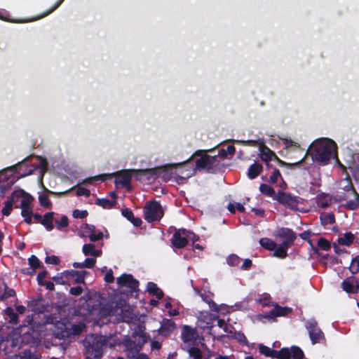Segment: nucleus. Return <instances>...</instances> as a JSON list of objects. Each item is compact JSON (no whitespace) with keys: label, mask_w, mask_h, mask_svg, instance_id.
<instances>
[{"label":"nucleus","mask_w":359,"mask_h":359,"mask_svg":"<svg viewBox=\"0 0 359 359\" xmlns=\"http://www.w3.org/2000/svg\"><path fill=\"white\" fill-rule=\"evenodd\" d=\"M147 290L149 294L155 295L158 299H161L163 295V292L152 282L147 283Z\"/></svg>","instance_id":"nucleus-30"},{"label":"nucleus","mask_w":359,"mask_h":359,"mask_svg":"<svg viewBox=\"0 0 359 359\" xmlns=\"http://www.w3.org/2000/svg\"><path fill=\"white\" fill-rule=\"evenodd\" d=\"M213 318L212 315L208 312H201L198 317V321L200 322V326L205 328H210L212 327Z\"/></svg>","instance_id":"nucleus-22"},{"label":"nucleus","mask_w":359,"mask_h":359,"mask_svg":"<svg viewBox=\"0 0 359 359\" xmlns=\"http://www.w3.org/2000/svg\"><path fill=\"white\" fill-rule=\"evenodd\" d=\"M5 314L8 316L10 318L9 322L11 323H17L18 322V316L14 312L13 309L12 308H7L4 311Z\"/></svg>","instance_id":"nucleus-43"},{"label":"nucleus","mask_w":359,"mask_h":359,"mask_svg":"<svg viewBox=\"0 0 359 359\" xmlns=\"http://www.w3.org/2000/svg\"><path fill=\"white\" fill-rule=\"evenodd\" d=\"M147 341V336L144 332L140 330L133 332L131 337L125 336L123 341H120L118 344H123L126 350L128 352L129 355H135L134 353H138L144 344Z\"/></svg>","instance_id":"nucleus-3"},{"label":"nucleus","mask_w":359,"mask_h":359,"mask_svg":"<svg viewBox=\"0 0 359 359\" xmlns=\"http://www.w3.org/2000/svg\"><path fill=\"white\" fill-rule=\"evenodd\" d=\"M320 218L323 225L332 224L335 222V218L332 213H322Z\"/></svg>","instance_id":"nucleus-40"},{"label":"nucleus","mask_w":359,"mask_h":359,"mask_svg":"<svg viewBox=\"0 0 359 359\" xmlns=\"http://www.w3.org/2000/svg\"><path fill=\"white\" fill-rule=\"evenodd\" d=\"M82 252L86 256H92L93 257H100L102 254V250L96 249L95 245L88 243L83 246Z\"/></svg>","instance_id":"nucleus-24"},{"label":"nucleus","mask_w":359,"mask_h":359,"mask_svg":"<svg viewBox=\"0 0 359 359\" xmlns=\"http://www.w3.org/2000/svg\"><path fill=\"white\" fill-rule=\"evenodd\" d=\"M354 241V235L351 233H346L338 239L339 245L349 246Z\"/></svg>","instance_id":"nucleus-34"},{"label":"nucleus","mask_w":359,"mask_h":359,"mask_svg":"<svg viewBox=\"0 0 359 359\" xmlns=\"http://www.w3.org/2000/svg\"><path fill=\"white\" fill-rule=\"evenodd\" d=\"M81 236L89 238L92 242L101 240L103 238V232L93 225L86 224L81 227Z\"/></svg>","instance_id":"nucleus-8"},{"label":"nucleus","mask_w":359,"mask_h":359,"mask_svg":"<svg viewBox=\"0 0 359 359\" xmlns=\"http://www.w3.org/2000/svg\"><path fill=\"white\" fill-rule=\"evenodd\" d=\"M252 266V261L250 259H245L243 261V264L241 265V268L243 270H248Z\"/></svg>","instance_id":"nucleus-63"},{"label":"nucleus","mask_w":359,"mask_h":359,"mask_svg":"<svg viewBox=\"0 0 359 359\" xmlns=\"http://www.w3.org/2000/svg\"><path fill=\"white\" fill-rule=\"evenodd\" d=\"M82 287L80 286L73 287L70 288L69 292L72 295L78 296L82 293Z\"/></svg>","instance_id":"nucleus-60"},{"label":"nucleus","mask_w":359,"mask_h":359,"mask_svg":"<svg viewBox=\"0 0 359 359\" xmlns=\"http://www.w3.org/2000/svg\"><path fill=\"white\" fill-rule=\"evenodd\" d=\"M280 178L281 179V175H280V171L277 169H275L274 171L273 172L272 175L269 177V182L271 183H275Z\"/></svg>","instance_id":"nucleus-55"},{"label":"nucleus","mask_w":359,"mask_h":359,"mask_svg":"<svg viewBox=\"0 0 359 359\" xmlns=\"http://www.w3.org/2000/svg\"><path fill=\"white\" fill-rule=\"evenodd\" d=\"M57 326L61 329L60 332H55V335L58 338L69 337L71 335H77L81 333L85 329V325L79 323L76 325H66L63 323H57Z\"/></svg>","instance_id":"nucleus-6"},{"label":"nucleus","mask_w":359,"mask_h":359,"mask_svg":"<svg viewBox=\"0 0 359 359\" xmlns=\"http://www.w3.org/2000/svg\"><path fill=\"white\" fill-rule=\"evenodd\" d=\"M182 339L184 342L183 345H187L188 343H194L198 338V334L196 329L191 328L188 325H184L182 329Z\"/></svg>","instance_id":"nucleus-15"},{"label":"nucleus","mask_w":359,"mask_h":359,"mask_svg":"<svg viewBox=\"0 0 359 359\" xmlns=\"http://www.w3.org/2000/svg\"><path fill=\"white\" fill-rule=\"evenodd\" d=\"M144 219L148 222L159 221L163 216L161 205L156 201H149L144 208Z\"/></svg>","instance_id":"nucleus-4"},{"label":"nucleus","mask_w":359,"mask_h":359,"mask_svg":"<svg viewBox=\"0 0 359 359\" xmlns=\"http://www.w3.org/2000/svg\"><path fill=\"white\" fill-rule=\"evenodd\" d=\"M196 291L197 293L199 294V295L201 296L203 301H204L209 305L210 309H212L213 310L217 309L216 304L214 303V302L212 299V293L208 292V294H205V293H202L201 292H200L197 290Z\"/></svg>","instance_id":"nucleus-31"},{"label":"nucleus","mask_w":359,"mask_h":359,"mask_svg":"<svg viewBox=\"0 0 359 359\" xmlns=\"http://www.w3.org/2000/svg\"><path fill=\"white\" fill-rule=\"evenodd\" d=\"M277 236L283 239V243L291 245L296 238L295 233L290 229L282 228L278 230Z\"/></svg>","instance_id":"nucleus-19"},{"label":"nucleus","mask_w":359,"mask_h":359,"mask_svg":"<svg viewBox=\"0 0 359 359\" xmlns=\"http://www.w3.org/2000/svg\"><path fill=\"white\" fill-rule=\"evenodd\" d=\"M259 156L261 159L265 162L271 161L273 158H277L274 152L266 147H261L259 148Z\"/></svg>","instance_id":"nucleus-26"},{"label":"nucleus","mask_w":359,"mask_h":359,"mask_svg":"<svg viewBox=\"0 0 359 359\" xmlns=\"http://www.w3.org/2000/svg\"><path fill=\"white\" fill-rule=\"evenodd\" d=\"M40 205L44 208H50L51 206V202L46 195H41L39 197Z\"/></svg>","instance_id":"nucleus-50"},{"label":"nucleus","mask_w":359,"mask_h":359,"mask_svg":"<svg viewBox=\"0 0 359 359\" xmlns=\"http://www.w3.org/2000/svg\"><path fill=\"white\" fill-rule=\"evenodd\" d=\"M157 175L158 170L156 169L134 170L135 179L145 184L151 183Z\"/></svg>","instance_id":"nucleus-9"},{"label":"nucleus","mask_w":359,"mask_h":359,"mask_svg":"<svg viewBox=\"0 0 359 359\" xmlns=\"http://www.w3.org/2000/svg\"><path fill=\"white\" fill-rule=\"evenodd\" d=\"M236 209H237L238 210H239L240 212H244V210H245V208H244L243 205L240 203H230L228 205V210L231 212H232V213L235 212Z\"/></svg>","instance_id":"nucleus-45"},{"label":"nucleus","mask_w":359,"mask_h":359,"mask_svg":"<svg viewBox=\"0 0 359 359\" xmlns=\"http://www.w3.org/2000/svg\"><path fill=\"white\" fill-rule=\"evenodd\" d=\"M291 354L293 359H302L304 357L302 350L297 346H292L291 348Z\"/></svg>","instance_id":"nucleus-44"},{"label":"nucleus","mask_w":359,"mask_h":359,"mask_svg":"<svg viewBox=\"0 0 359 359\" xmlns=\"http://www.w3.org/2000/svg\"><path fill=\"white\" fill-rule=\"evenodd\" d=\"M226 262L229 266H236L240 264L241 259L236 255H231L227 257Z\"/></svg>","instance_id":"nucleus-47"},{"label":"nucleus","mask_w":359,"mask_h":359,"mask_svg":"<svg viewBox=\"0 0 359 359\" xmlns=\"http://www.w3.org/2000/svg\"><path fill=\"white\" fill-rule=\"evenodd\" d=\"M306 327L313 344L320 343L324 339L323 333L317 326V323L314 320L308 321Z\"/></svg>","instance_id":"nucleus-10"},{"label":"nucleus","mask_w":359,"mask_h":359,"mask_svg":"<svg viewBox=\"0 0 359 359\" xmlns=\"http://www.w3.org/2000/svg\"><path fill=\"white\" fill-rule=\"evenodd\" d=\"M19 357L20 358V359H36L32 355L31 352L29 351H25L22 353V355H20Z\"/></svg>","instance_id":"nucleus-62"},{"label":"nucleus","mask_w":359,"mask_h":359,"mask_svg":"<svg viewBox=\"0 0 359 359\" xmlns=\"http://www.w3.org/2000/svg\"><path fill=\"white\" fill-rule=\"evenodd\" d=\"M188 242L187 231L185 229H180L176 231L172 239V243L174 247L181 248L184 247Z\"/></svg>","instance_id":"nucleus-14"},{"label":"nucleus","mask_w":359,"mask_h":359,"mask_svg":"<svg viewBox=\"0 0 359 359\" xmlns=\"http://www.w3.org/2000/svg\"><path fill=\"white\" fill-rule=\"evenodd\" d=\"M290 312L291 309L288 307L276 306L273 309L266 313L264 317L269 319L275 320L277 317L285 316Z\"/></svg>","instance_id":"nucleus-20"},{"label":"nucleus","mask_w":359,"mask_h":359,"mask_svg":"<svg viewBox=\"0 0 359 359\" xmlns=\"http://www.w3.org/2000/svg\"><path fill=\"white\" fill-rule=\"evenodd\" d=\"M11 175V170L0 172V196H2L4 192L14 183L15 177Z\"/></svg>","instance_id":"nucleus-12"},{"label":"nucleus","mask_w":359,"mask_h":359,"mask_svg":"<svg viewBox=\"0 0 359 359\" xmlns=\"http://www.w3.org/2000/svg\"><path fill=\"white\" fill-rule=\"evenodd\" d=\"M45 262L46 264H57L60 262V259L58 257L52 255L46 257Z\"/></svg>","instance_id":"nucleus-58"},{"label":"nucleus","mask_w":359,"mask_h":359,"mask_svg":"<svg viewBox=\"0 0 359 359\" xmlns=\"http://www.w3.org/2000/svg\"><path fill=\"white\" fill-rule=\"evenodd\" d=\"M316 202L318 207L324 208L329 206L331 198L325 194H321L317 196Z\"/></svg>","instance_id":"nucleus-33"},{"label":"nucleus","mask_w":359,"mask_h":359,"mask_svg":"<svg viewBox=\"0 0 359 359\" xmlns=\"http://www.w3.org/2000/svg\"><path fill=\"white\" fill-rule=\"evenodd\" d=\"M291 356V350L288 348H283L277 353V357L280 359H290Z\"/></svg>","instance_id":"nucleus-48"},{"label":"nucleus","mask_w":359,"mask_h":359,"mask_svg":"<svg viewBox=\"0 0 359 359\" xmlns=\"http://www.w3.org/2000/svg\"><path fill=\"white\" fill-rule=\"evenodd\" d=\"M341 287L347 293H358L359 292V280L355 278H350L344 280Z\"/></svg>","instance_id":"nucleus-18"},{"label":"nucleus","mask_w":359,"mask_h":359,"mask_svg":"<svg viewBox=\"0 0 359 359\" xmlns=\"http://www.w3.org/2000/svg\"><path fill=\"white\" fill-rule=\"evenodd\" d=\"M280 140L285 145V148L290 151H295L299 154V160L292 163H286L280 161L282 165L294 166L299 165L308 154L311 156L313 162H316L320 165H327L331 158H335L337 161V145L334 141L327 138H320L314 141L307 152L304 154V150L301 149L299 144L293 142L291 139L287 137H281Z\"/></svg>","instance_id":"nucleus-1"},{"label":"nucleus","mask_w":359,"mask_h":359,"mask_svg":"<svg viewBox=\"0 0 359 359\" xmlns=\"http://www.w3.org/2000/svg\"><path fill=\"white\" fill-rule=\"evenodd\" d=\"M95 204L105 209H109L115 205V200L108 198H97Z\"/></svg>","instance_id":"nucleus-35"},{"label":"nucleus","mask_w":359,"mask_h":359,"mask_svg":"<svg viewBox=\"0 0 359 359\" xmlns=\"http://www.w3.org/2000/svg\"><path fill=\"white\" fill-rule=\"evenodd\" d=\"M56 227L59 230H62L63 228H65L69 224V220L66 215H60L57 216L54 219Z\"/></svg>","instance_id":"nucleus-36"},{"label":"nucleus","mask_w":359,"mask_h":359,"mask_svg":"<svg viewBox=\"0 0 359 359\" xmlns=\"http://www.w3.org/2000/svg\"><path fill=\"white\" fill-rule=\"evenodd\" d=\"M47 275V272L46 271L40 272L37 276V281L39 285H44V278Z\"/></svg>","instance_id":"nucleus-61"},{"label":"nucleus","mask_w":359,"mask_h":359,"mask_svg":"<svg viewBox=\"0 0 359 359\" xmlns=\"http://www.w3.org/2000/svg\"><path fill=\"white\" fill-rule=\"evenodd\" d=\"M112 175L116 177L115 183L117 186L128 187L134 176V170H124Z\"/></svg>","instance_id":"nucleus-11"},{"label":"nucleus","mask_w":359,"mask_h":359,"mask_svg":"<svg viewBox=\"0 0 359 359\" xmlns=\"http://www.w3.org/2000/svg\"><path fill=\"white\" fill-rule=\"evenodd\" d=\"M217 325L219 327L222 328L224 332L225 333H229L231 334L232 332L231 330H229L228 326L224 320L218 319L217 320Z\"/></svg>","instance_id":"nucleus-59"},{"label":"nucleus","mask_w":359,"mask_h":359,"mask_svg":"<svg viewBox=\"0 0 359 359\" xmlns=\"http://www.w3.org/2000/svg\"><path fill=\"white\" fill-rule=\"evenodd\" d=\"M318 246L324 250H327L330 248V244L326 239L321 238L318 241Z\"/></svg>","instance_id":"nucleus-53"},{"label":"nucleus","mask_w":359,"mask_h":359,"mask_svg":"<svg viewBox=\"0 0 359 359\" xmlns=\"http://www.w3.org/2000/svg\"><path fill=\"white\" fill-rule=\"evenodd\" d=\"M117 284L121 287H127L135 290L138 287V281L130 274L124 273L117 278Z\"/></svg>","instance_id":"nucleus-17"},{"label":"nucleus","mask_w":359,"mask_h":359,"mask_svg":"<svg viewBox=\"0 0 359 359\" xmlns=\"http://www.w3.org/2000/svg\"><path fill=\"white\" fill-rule=\"evenodd\" d=\"M64 1L65 0H57V2L50 9L46 11L45 13H42L41 15H40L39 16L33 18L30 20H22L21 22H27L37 20H39L41 18H43L46 16L48 15L49 14L53 13L54 11H55L62 4V2Z\"/></svg>","instance_id":"nucleus-28"},{"label":"nucleus","mask_w":359,"mask_h":359,"mask_svg":"<svg viewBox=\"0 0 359 359\" xmlns=\"http://www.w3.org/2000/svg\"><path fill=\"white\" fill-rule=\"evenodd\" d=\"M54 212H49L46 213L41 220V224L46 228V229L48 231H52L54 228L53 221H54Z\"/></svg>","instance_id":"nucleus-23"},{"label":"nucleus","mask_w":359,"mask_h":359,"mask_svg":"<svg viewBox=\"0 0 359 359\" xmlns=\"http://www.w3.org/2000/svg\"><path fill=\"white\" fill-rule=\"evenodd\" d=\"M86 271H65L62 275L65 276L67 278H72L75 283H84L85 276Z\"/></svg>","instance_id":"nucleus-21"},{"label":"nucleus","mask_w":359,"mask_h":359,"mask_svg":"<svg viewBox=\"0 0 359 359\" xmlns=\"http://www.w3.org/2000/svg\"><path fill=\"white\" fill-rule=\"evenodd\" d=\"M290 246V245L282 243L278 248L276 247L273 255L280 259L285 258L287 255V250Z\"/></svg>","instance_id":"nucleus-32"},{"label":"nucleus","mask_w":359,"mask_h":359,"mask_svg":"<svg viewBox=\"0 0 359 359\" xmlns=\"http://www.w3.org/2000/svg\"><path fill=\"white\" fill-rule=\"evenodd\" d=\"M29 163L31 167L29 171L26 173L22 174L21 176L25 177L31 175L33 173L34 170H39L40 173V180H41L43 174L47 170L46 161L40 156H33L21 163L20 168L27 166Z\"/></svg>","instance_id":"nucleus-5"},{"label":"nucleus","mask_w":359,"mask_h":359,"mask_svg":"<svg viewBox=\"0 0 359 359\" xmlns=\"http://www.w3.org/2000/svg\"><path fill=\"white\" fill-rule=\"evenodd\" d=\"M176 173L177 175H182V177L187 178L191 177L194 174V170H184V167L182 164L177 165L175 167Z\"/></svg>","instance_id":"nucleus-37"},{"label":"nucleus","mask_w":359,"mask_h":359,"mask_svg":"<svg viewBox=\"0 0 359 359\" xmlns=\"http://www.w3.org/2000/svg\"><path fill=\"white\" fill-rule=\"evenodd\" d=\"M259 352L264 355L265 356H271L272 355V353H273V351L266 346H264V345H259Z\"/></svg>","instance_id":"nucleus-54"},{"label":"nucleus","mask_w":359,"mask_h":359,"mask_svg":"<svg viewBox=\"0 0 359 359\" xmlns=\"http://www.w3.org/2000/svg\"><path fill=\"white\" fill-rule=\"evenodd\" d=\"M15 199L13 198V194L11 196V199L6 202L4 207L2 208V213L4 215L8 216L12 210L13 205L15 203Z\"/></svg>","instance_id":"nucleus-42"},{"label":"nucleus","mask_w":359,"mask_h":359,"mask_svg":"<svg viewBox=\"0 0 359 359\" xmlns=\"http://www.w3.org/2000/svg\"><path fill=\"white\" fill-rule=\"evenodd\" d=\"M347 206L351 210H354V209L357 208L358 207H359V195L355 194V199L350 200L347 203Z\"/></svg>","instance_id":"nucleus-52"},{"label":"nucleus","mask_w":359,"mask_h":359,"mask_svg":"<svg viewBox=\"0 0 359 359\" xmlns=\"http://www.w3.org/2000/svg\"><path fill=\"white\" fill-rule=\"evenodd\" d=\"M28 261H29V264L30 266L33 269H36L39 268V266H40V262H39V259L36 256L32 255L29 258Z\"/></svg>","instance_id":"nucleus-51"},{"label":"nucleus","mask_w":359,"mask_h":359,"mask_svg":"<svg viewBox=\"0 0 359 359\" xmlns=\"http://www.w3.org/2000/svg\"><path fill=\"white\" fill-rule=\"evenodd\" d=\"M274 200L278 201L280 204L290 209H297L299 205L297 197L282 191H278L274 197Z\"/></svg>","instance_id":"nucleus-7"},{"label":"nucleus","mask_w":359,"mask_h":359,"mask_svg":"<svg viewBox=\"0 0 359 359\" xmlns=\"http://www.w3.org/2000/svg\"><path fill=\"white\" fill-rule=\"evenodd\" d=\"M262 170V165L259 163H253L250 165L248 170V176L250 179H254L257 177Z\"/></svg>","instance_id":"nucleus-29"},{"label":"nucleus","mask_w":359,"mask_h":359,"mask_svg":"<svg viewBox=\"0 0 359 359\" xmlns=\"http://www.w3.org/2000/svg\"><path fill=\"white\" fill-rule=\"evenodd\" d=\"M259 191L264 195L271 196L274 199L276 194L272 187L266 184H262L259 187Z\"/></svg>","instance_id":"nucleus-41"},{"label":"nucleus","mask_w":359,"mask_h":359,"mask_svg":"<svg viewBox=\"0 0 359 359\" xmlns=\"http://www.w3.org/2000/svg\"><path fill=\"white\" fill-rule=\"evenodd\" d=\"M64 1L65 0H57V2L50 9L46 11L45 13H42L41 15H40L39 16L33 18L30 20H22L21 22H27L37 20H39L41 18H43L46 16L48 15L49 14L53 13L54 11H55L62 4V2Z\"/></svg>","instance_id":"nucleus-27"},{"label":"nucleus","mask_w":359,"mask_h":359,"mask_svg":"<svg viewBox=\"0 0 359 359\" xmlns=\"http://www.w3.org/2000/svg\"><path fill=\"white\" fill-rule=\"evenodd\" d=\"M21 208V215L25 218V222L27 224H30L32 222V208L31 206L29 207H22Z\"/></svg>","instance_id":"nucleus-39"},{"label":"nucleus","mask_w":359,"mask_h":359,"mask_svg":"<svg viewBox=\"0 0 359 359\" xmlns=\"http://www.w3.org/2000/svg\"><path fill=\"white\" fill-rule=\"evenodd\" d=\"M12 194L15 203L18 200L20 201V205L19 208L31 206L33 198L29 194L25 193L23 190H17Z\"/></svg>","instance_id":"nucleus-16"},{"label":"nucleus","mask_w":359,"mask_h":359,"mask_svg":"<svg viewBox=\"0 0 359 359\" xmlns=\"http://www.w3.org/2000/svg\"><path fill=\"white\" fill-rule=\"evenodd\" d=\"M122 215L126 217L129 221H130L135 217L132 211L126 209L122 210Z\"/></svg>","instance_id":"nucleus-64"},{"label":"nucleus","mask_w":359,"mask_h":359,"mask_svg":"<svg viewBox=\"0 0 359 359\" xmlns=\"http://www.w3.org/2000/svg\"><path fill=\"white\" fill-rule=\"evenodd\" d=\"M217 157L216 156H210L206 154H203L196 161V165L198 168L210 170L215 165H217Z\"/></svg>","instance_id":"nucleus-13"},{"label":"nucleus","mask_w":359,"mask_h":359,"mask_svg":"<svg viewBox=\"0 0 359 359\" xmlns=\"http://www.w3.org/2000/svg\"><path fill=\"white\" fill-rule=\"evenodd\" d=\"M95 258L93 257L92 258H86L83 262L84 267L88 269L93 268L96 263Z\"/></svg>","instance_id":"nucleus-56"},{"label":"nucleus","mask_w":359,"mask_h":359,"mask_svg":"<svg viewBox=\"0 0 359 359\" xmlns=\"http://www.w3.org/2000/svg\"><path fill=\"white\" fill-rule=\"evenodd\" d=\"M259 243L263 248H264L269 250H273L276 247V243L273 241H272L271 239L268 238H261L259 241Z\"/></svg>","instance_id":"nucleus-38"},{"label":"nucleus","mask_w":359,"mask_h":359,"mask_svg":"<svg viewBox=\"0 0 359 359\" xmlns=\"http://www.w3.org/2000/svg\"><path fill=\"white\" fill-rule=\"evenodd\" d=\"M182 348L187 352L191 359H202L203 353L200 348L189 345H182Z\"/></svg>","instance_id":"nucleus-25"},{"label":"nucleus","mask_w":359,"mask_h":359,"mask_svg":"<svg viewBox=\"0 0 359 359\" xmlns=\"http://www.w3.org/2000/svg\"><path fill=\"white\" fill-rule=\"evenodd\" d=\"M107 271V273L104 276V280L107 282V283H113L114 280V277L113 276V271L111 269H109L107 270V267L106 266H104L102 269V271Z\"/></svg>","instance_id":"nucleus-49"},{"label":"nucleus","mask_w":359,"mask_h":359,"mask_svg":"<svg viewBox=\"0 0 359 359\" xmlns=\"http://www.w3.org/2000/svg\"><path fill=\"white\" fill-rule=\"evenodd\" d=\"M107 339L104 336L90 334L84 341L85 359H101Z\"/></svg>","instance_id":"nucleus-2"},{"label":"nucleus","mask_w":359,"mask_h":359,"mask_svg":"<svg viewBox=\"0 0 359 359\" xmlns=\"http://www.w3.org/2000/svg\"><path fill=\"white\" fill-rule=\"evenodd\" d=\"M72 215L74 218H84L88 215L86 210H75L73 211Z\"/></svg>","instance_id":"nucleus-57"},{"label":"nucleus","mask_w":359,"mask_h":359,"mask_svg":"<svg viewBox=\"0 0 359 359\" xmlns=\"http://www.w3.org/2000/svg\"><path fill=\"white\" fill-rule=\"evenodd\" d=\"M349 269L353 274L357 273L359 271V255L353 259Z\"/></svg>","instance_id":"nucleus-46"}]
</instances>
